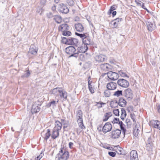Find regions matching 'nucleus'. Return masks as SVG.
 <instances>
[{
	"label": "nucleus",
	"instance_id": "obj_1",
	"mask_svg": "<svg viewBox=\"0 0 160 160\" xmlns=\"http://www.w3.org/2000/svg\"><path fill=\"white\" fill-rule=\"evenodd\" d=\"M51 94H53L57 96H59L60 97L64 100H67V93L66 91L60 88H56L53 89L50 91Z\"/></svg>",
	"mask_w": 160,
	"mask_h": 160
},
{
	"label": "nucleus",
	"instance_id": "obj_2",
	"mask_svg": "<svg viewBox=\"0 0 160 160\" xmlns=\"http://www.w3.org/2000/svg\"><path fill=\"white\" fill-rule=\"evenodd\" d=\"M69 155L68 151L66 148L61 147L58 154L56 156V160H67Z\"/></svg>",
	"mask_w": 160,
	"mask_h": 160
},
{
	"label": "nucleus",
	"instance_id": "obj_3",
	"mask_svg": "<svg viewBox=\"0 0 160 160\" xmlns=\"http://www.w3.org/2000/svg\"><path fill=\"white\" fill-rule=\"evenodd\" d=\"M65 51L66 53L70 55V57H77L78 56V53L76 52V50L75 48L72 46H70L66 48Z\"/></svg>",
	"mask_w": 160,
	"mask_h": 160
},
{
	"label": "nucleus",
	"instance_id": "obj_4",
	"mask_svg": "<svg viewBox=\"0 0 160 160\" xmlns=\"http://www.w3.org/2000/svg\"><path fill=\"white\" fill-rule=\"evenodd\" d=\"M123 95L128 100H131L133 97L132 92L129 88L126 89L124 91Z\"/></svg>",
	"mask_w": 160,
	"mask_h": 160
},
{
	"label": "nucleus",
	"instance_id": "obj_5",
	"mask_svg": "<svg viewBox=\"0 0 160 160\" xmlns=\"http://www.w3.org/2000/svg\"><path fill=\"white\" fill-rule=\"evenodd\" d=\"M117 83L120 86L123 88H127L129 85V82L124 79H119L117 81Z\"/></svg>",
	"mask_w": 160,
	"mask_h": 160
},
{
	"label": "nucleus",
	"instance_id": "obj_6",
	"mask_svg": "<svg viewBox=\"0 0 160 160\" xmlns=\"http://www.w3.org/2000/svg\"><path fill=\"white\" fill-rule=\"evenodd\" d=\"M112 128V125L109 122L106 123L102 128V131L104 133H106L111 131Z\"/></svg>",
	"mask_w": 160,
	"mask_h": 160
},
{
	"label": "nucleus",
	"instance_id": "obj_7",
	"mask_svg": "<svg viewBox=\"0 0 160 160\" xmlns=\"http://www.w3.org/2000/svg\"><path fill=\"white\" fill-rule=\"evenodd\" d=\"M39 103L38 101L36 102L32 105L31 109L32 113H36L39 111L40 108Z\"/></svg>",
	"mask_w": 160,
	"mask_h": 160
},
{
	"label": "nucleus",
	"instance_id": "obj_8",
	"mask_svg": "<svg viewBox=\"0 0 160 160\" xmlns=\"http://www.w3.org/2000/svg\"><path fill=\"white\" fill-rule=\"evenodd\" d=\"M88 49L87 46L85 45H82L78 47L77 49V53L78 55L79 53H85Z\"/></svg>",
	"mask_w": 160,
	"mask_h": 160
},
{
	"label": "nucleus",
	"instance_id": "obj_9",
	"mask_svg": "<svg viewBox=\"0 0 160 160\" xmlns=\"http://www.w3.org/2000/svg\"><path fill=\"white\" fill-rule=\"evenodd\" d=\"M108 77L113 80H117L119 78L118 74L115 72H110L107 73Z\"/></svg>",
	"mask_w": 160,
	"mask_h": 160
},
{
	"label": "nucleus",
	"instance_id": "obj_10",
	"mask_svg": "<svg viewBox=\"0 0 160 160\" xmlns=\"http://www.w3.org/2000/svg\"><path fill=\"white\" fill-rule=\"evenodd\" d=\"M41 135L44 140H47L51 135L50 130L48 129L43 131L41 133Z\"/></svg>",
	"mask_w": 160,
	"mask_h": 160
},
{
	"label": "nucleus",
	"instance_id": "obj_11",
	"mask_svg": "<svg viewBox=\"0 0 160 160\" xmlns=\"http://www.w3.org/2000/svg\"><path fill=\"white\" fill-rule=\"evenodd\" d=\"M148 30L151 32L155 29L156 27L154 23L149 20L146 22Z\"/></svg>",
	"mask_w": 160,
	"mask_h": 160
},
{
	"label": "nucleus",
	"instance_id": "obj_12",
	"mask_svg": "<svg viewBox=\"0 0 160 160\" xmlns=\"http://www.w3.org/2000/svg\"><path fill=\"white\" fill-rule=\"evenodd\" d=\"M96 61L99 62H101L105 61L107 59V57L103 54H100L96 56L95 57Z\"/></svg>",
	"mask_w": 160,
	"mask_h": 160
},
{
	"label": "nucleus",
	"instance_id": "obj_13",
	"mask_svg": "<svg viewBox=\"0 0 160 160\" xmlns=\"http://www.w3.org/2000/svg\"><path fill=\"white\" fill-rule=\"evenodd\" d=\"M121 133V131L120 130L117 129L112 132L111 135V137L114 139L118 138Z\"/></svg>",
	"mask_w": 160,
	"mask_h": 160
},
{
	"label": "nucleus",
	"instance_id": "obj_14",
	"mask_svg": "<svg viewBox=\"0 0 160 160\" xmlns=\"http://www.w3.org/2000/svg\"><path fill=\"white\" fill-rule=\"evenodd\" d=\"M68 41V44L69 45L78 46L79 44L78 39L75 38H69Z\"/></svg>",
	"mask_w": 160,
	"mask_h": 160
},
{
	"label": "nucleus",
	"instance_id": "obj_15",
	"mask_svg": "<svg viewBox=\"0 0 160 160\" xmlns=\"http://www.w3.org/2000/svg\"><path fill=\"white\" fill-rule=\"evenodd\" d=\"M130 160H138L137 152L136 150H132L130 153Z\"/></svg>",
	"mask_w": 160,
	"mask_h": 160
},
{
	"label": "nucleus",
	"instance_id": "obj_16",
	"mask_svg": "<svg viewBox=\"0 0 160 160\" xmlns=\"http://www.w3.org/2000/svg\"><path fill=\"white\" fill-rule=\"evenodd\" d=\"M59 8L60 11L62 13H67L69 12V9L63 3L59 5Z\"/></svg>",
	"mask_w": 160,
	"mask_h": 160
},
{
	"label": "nucleus",
	"instance_id": "obj_17",
	"mask_svg": "<svg viewBox=\"0 0 160 160\" xmlns=\"http://www.w3.org/2000/svg\"><path fill=\"white\" fill-rule=\"evenodd\" d=\"M88 87L89 90L91 93H93L95 92V84L92 82V81L89 80L88 81Z\"/></svg>",
	"mask_w": 160,
	"mask_h": 160
},
{
	"label": "nucleus",
	"instance_id": "obj_18",
	"mask_svg": "<svg viewBox=\"0 0 160 160\" xmlns=\"http://www.w3.org/2000/svg\"><path fill=\"white\" fill-rule=\"evenodd\" d=\"M117 84L114 82H110L108 83L107 85V88L110 90H113L117 88Z\"/></svg>",
	"mask_w": 160,
	"mask_h": 160
},
{
	"label": "nucleus",
	"instance_id": "obj_19",
	"mask_svg": "<svg viewBox=\"0 0 160 160\" xmlns=\"http://www.w3.org/2000/svg\"><path fill=\"white\" fill-rule=\"evenodd\" d=\"M152 126L155 128L160 130V121L157 120H153L150 122Z\"/></svg>",
	"mask_w": 160,
	"mask_h": 160
},
{
	"label": "nucleus",
	"instance_id": "obj_20",
	"mask_svg": "<svg viewBox=\"0 0 160 160\" xmlns=\"http://www.w3.org/2000/svg\"><path fill=\"white\" fill-rule=\"evenodd\" d=\"M76 117L77 122L83 121L82 113L81 110H79L77 111Z\"/></svg>",
	"mask_w": 160,
	"mask_h": 160
},
{
	"label": "nucleus",
	"instance_id": "obj_21",
	"mask_svg": "<svg viewBox=\"0 0 160 160\" xmlns=\"http://www.w3.org/2000/svg\"><path fill=\"white\" fill-rule=\"evenodd\" d=\"M58 29L59 31L63 32L66 31H68L69 27L67 24H62L59 26Z\"/></svg>",
	"mask_w": 160,
	"mask_h": 160
},
{
	"label": "nucleus",
	"instance_id": "obj_22",
	"mask_svg": "<svg viewBox=\"0 0 160 160\" xmlns=\"http://www.w3.org/2000/svg\"><path fill=\"white\" fill-rule=\"evenodd\" d=\"M38 50V48L34 45H32L29 48V53L32 54H36Z\"/></svg>",
	"mask_w": 160,
	"mask_h": 160
},
{
	"label": "nucleus",
	"instance_id": "obj_23",
	"mask_svg": "<svg viewBox=\"0 0 160 160\" xmlns=\"http://www.w3.org/2000/svg\"><path fill=\"white\" fill-rule=\"evenodd\" d=\"M75 27L76 30L79 32H82L84 30L83 26L80 23H78L75 24Z\"/></svg>",
	"mask_w": 160,
	"mask_h": 160
},
{
	"label": "nucleus",
	"instance_id": "obj_24",
	"mask_svg": "<svg viewBox=\"0 0 160 160\" xmlns=\"http://www.w3.org/2000/svg\"><path fill=\"white\" fill-rule=\"evenodd\" d=\"M82 42L84 44L83 45H89L91 44V39L89 36H86L82 40Z\"/></svg>",
	"mask_w": 160,
	"mask_h": 160
},
{
	"label": "nucleus",
	"instance_id": "obj_25",
	"mask_svg": "<svg viewBox=\"0 0 160 160\" xmlns=\"http://www.w3.org/2000/svg\"><path fill=\"white\" fill-rule=\"evenodd\" d=\"M62 127V124L61 122L58 121H57L55 123V127L54 128L55 130L60 131Z\"/></svg>",
	"mask_w": 160,
	"mask_h": 160
},
{
	"label": "nucleus",
	"instance_id": "obj_26",
	"mask_svg": "<svg viewBox=\"0 0 160 160\" xmlns=\"http://www.w3.org/2000/svg\"><path fill=\"white\" fill-rule=\"evenodd\" d=\"M127 102L123 98H120L119 100L118 104L122 107H124L126 105Z\"/></svg>",
	"mask_w": 160,
	"mask_h": 160
},
{
	"label": "nucleus",
	"instance_id": "obj_27",
	"mask_svg": "<svg viewBox=\"0 0 160 160\" xmlns=\"http://www.w3.org/2000/svg\"><path fill=\"white\" fill-rule=\"evenodd\" d=\"M59 131L55 130V129L53 128L51 135L52 138L54 139L57 138L59 136Z\"/></svg>",
	"mask_w": 160,
	"mask_h": 160
},
{
	"label": "nucleus",
	"instance_id": "obj_28",
	"mask_svg": "<svg viewBox=\"0 0 160 160\" xmlns=\"http://www.w3.org/2000/svg\"><path fill=\"white\" fill-rule=\"evenodd\" d=\"M109 64L106 63L101 64L100 65L101 69L103 71H107L109 69Z\"/></svg>",
	"mask_w": 160,
	"mask_h": 160
},
{
	"label": "nucleus",
	"instance_id": "obj_29",
	"mask_svg": "<svg viewBox=\"0 0 160 160\" xmlns=\"http://www.w3.org/2000/svg\"><path fill=\"white\" fill-rule=\"evenodd\" d=\"M112 115V114L111 112L106 113L104 115L103 121L104 122L107 121Z\"/></svg>",
	"mask_w": 160,
	"mask_h": 160
},
{
	"label": "nucleus",
	"instance_id": "obj_30",
	"mask_svg": "<svg viewBox=\"0 0 160 160\" xmlns=\"http://www.w3.org/2000/svg\"><path fill=\"white\" fill-rule=\"evenodd\" d=\"M53 18L54 20L58 23H61L62 21V18L61 17L58 15L55 16Z\"/></svg>",
	"mask_w": 160,
	"mask_h": 160
},
{
	"label": "nucleus",
	"instance_id": "obj_31",
	"mask_svg": "<svg viewBox=\"0 0 160 160\" xmlns=\"http://www.w3.org/2000/svg\"><path fill=\"white\" fill-rule=\"evenodd\" d=\"M121 118L123 120L126 117L127 113L126 111L124 108H122L121 109Z\"/></svg>",
	"mask_w": 160,
	"mask_h": 160
},
{
	"label": "nucleus",
	"instance_id": "obj_32",
	"mask_svg": "<svg viewBox=\"0 0 160 160\" xmlns=\"http://www.w3.org/2000/svg\"><path fill=\"white\" fill-rule=\"evenodd\" d=\"M113 95L117 97H119L122 95V91L118 90L114 92Z\"/></svg>",
	"mask_w": 160,
	"mask_h": 160
},
{
	"label": "nucleus",
	"instance_id": "obj_33",
	"mask_svg": "<svg viewBox=\"0 0 160 160\" xmlns=\"http://www.w3.org/2000/svg\"><path fill=\"white\" fill-rule=\"evenodd\" d=\"M114 148H117L116 152L119 154H122L123 149L118 146H115Z\"/></svg>",
	"mask_w": 160,
	"mask_h": 160
},
{
	"label": "nucleus",
	"instance_id": "obj_34",
	"mask_svg": "<svg viewBox=\"0 0 160 160\" xmlns=\"http://www.w3.org/2000/svg\"><path fill=\"white\" fill-rule=\"evenodd\" d=\"M119 124L120 127L122 131L125 134L126 130L125 128V125L123 124L122 122H119Z\"/></svg>",
	"mask_w": 160,
	"mask_h": 160
},
{
	"label": "nucleus",
	"instance_id": "obj_35",
	"mask_svg": "<svg viewBox=\"0 0 160 160\" xmlns=\"http://www.w3.org/2000/svg\"><path fill=\"white\" fill-rule=\"evenodd\" d=\"M140 128V126L139 125L136 124V126L134 128V133L135 135H138V132H139V128Z\"/></svg>",
	"mask_w": 160,
	"mask_h": 160
},
{
	"label": "nucleus",
	"instance_id": "obj_36",
	"mask_svg": "<svg viewBox=\"0 0 160 160\" xmlns=\"http://www.w3.org/2000/svg\"><path fill=\"white\" fill-rule=\"evenodd\" d=\"M110 90L108 89L104 91V94L106 97H108L110 96L111 94V93L110 91Z\"/></svg>",
	"mask_w": 160,
	"mask_h": 160
},
{
	"label": "nucleus",
	"instance_id": "obj_37",
	"mask_svg": "<svg viewBox=\"0 0 160 160\" xmlns=\"http://www.w3.org/2000/svg\"><path fill=\"white\" fill-rule=\"evenodd\" d=\"M117 6L116 5H113L110 7V9L108 12V15H110L112 13L113 10L116 9Z\"/></svg>",
	"mask_w": 160,
	"mask_h": 160
},
{
	"label": "nucleus",
	"instance_id": "obj_38",
	"mask_svg": "<svg viewBox=\"0 0 160 160\" xmlns=\"http://www.w3.org/2000/svg\"><path fill=\"white\" fill-rule=\"evenodd\" d=\"M110 24L111 25L113 28H116L118 25V23L114 20H112L110 22Z\"/></svg>",
	"mask_w": 160,
	"mask_h": 160
},
{
	"label": "nucleus",
	"instance_id": "obj_39",
	"mask_svg": "<svg viewBox=\"0 0 160 160\" xmlns=\"http://www.w3.org/2000/svg\"><path fill=\"white\" fill-rule=\"evenodd\" d=\"M75 35L78 36L80 37L82 39V40L85 37H86V34L85 33H79L77 32H75Z\"/></svg>",
	"mask_w": 160,
	"mask_h": 160
},
{
	"label": "nucleus",
	"instance_id": "obj_40",
	"mask_svg": "<svg viewBox=\"0 0 160 160\" xmlns=\"http://www.w3.org/2000/svg\"><path fill=\"white\" fill-rule=\"evenodd\" d=\"M56 102L54 100H52L50 102L48 103V106L49 107H53L54 106H56Z\"/></svg>",
	"mask_w": 160,
	"mask_h": 160
},
{
	"label": "nucleus",
	"instance_id": "obj_41",
	"mask_svg": "<svg viewBox=\"0 0 160 160\" xmlns=\"http://www.w3.org/2000/svg\"><path fill=\"white\" fill-rule=\"evenodd\" d=\"M119 74H120V75L121 76H122V77H128V78H129V77H128L127 76V75L126 73L125 72H123L122 71H119Z\"/></svg>",
	"mask_w": 160,
	"mask_h": 160
},
{
	"label": "nucleus",
	"instance_id": "obj_42",
	"mask_svg": "<svg viewBox=\"0 0 160 160\" xmlns=\"http://www.w3.org/2000/svg\"><path fill=\"white\" fill-rule=\"evenodd\" d=\"M62 34L64 36H70L71 35V32L68 31H66L65 32H62Z\"/></svg>",
	"mask_w": 160,
	"mask_h": 160
},
{
	"label": "nucleus",
	"instance_id": "obj_43",
	"mask_svg": "<svg viewBox=\"0 0 160 160\" xmlns=\"http://www.w3.org/2000/svg\"><path fill=\"white\" fill-rule=\"evenodd\" d=\"M78 122V126L81 129L83 130L85 128V127L83 125V121Z\"/></svg>",
	"mask_w": 160,
	"mask_h": 160
},
{
	"label": "nucleus",
	"instance_id": "obj_44",
	"mask_svg": "<svg viewBox=\"0 0 160 160\" xmlns=\"http://www.w3.org/2000/svg\"><path fill=\"white\" fill-rule=\"evenodd\" d=\"M113 112L114 114L116 116H119V111L118 109H114L113 110Z\"/></svg>",
	"mask_w": 160,
	"mask_h": 160
},
{
	"label": "nucleus",
	"instance_id": "obj_45",
	"mask_svg": "<svg viewBox=\"0 0 160 160\" xmlns=\"http://www.w3.org/2000/svg\"><path fill=\"white\" fill-rule=\"evenodd\" d=\"M62 42L63 43L65 44H68V38H66L65 37H62Z\"/></svg>",
	"mask_w": 160,
	"mask_h": 160
},
{
	"label": "nucleus",
	"instance_id": "obj_46",
	"mask_svg": "<svg viewBox=\"0 0 160 160\" xmlns=\"http://www.w3.org/2000/svg\"><path fill=\"white\" fill-rule=\"evenodd\" d=\"M30 75V73L28 70L27 71L26 73L24 74L22 76V77H28Z\"/></svg>",
	"mask_w": 160,
	"mask_h": 160
},
{
	"label": "nucleus",
	"instance_id": "obj_47",
	"mask_svg": "<svg viewBox=\"0 0 160 160\" xmlns=\"http://www.w3.org/2000/svg\"><path fill=\"white\" fill-rule=\"evenodd\" d=\"M122 18H118L114 19L115 21L118 23V25L120 24V22L122 21Z\"/></svg>",
	"mask_w": 160,
	"mask_h": 160
},
{
	"label": "nucleus",
	"instance_id": "obj_48",
	"mask_svg": "<svg viewBox=\"0 0 160 160\" xmlns=\"http://www.w3.org/2000/svg\"><path fill=\"white\" fill-rule=\"evenodd\" d=\"M119 118H115L112 121L113 123H118L119 124Z\"/></svg>",
	"mask_w": 160,
	"mask_h": 160
},
{
	"label": "nucleus",
	"instance_id": "obj_49",
	"mask_svg": "<svg viewBox=\"0 0 160 160\" xmlns=\"http://www.w3.org/2000/svg\"><path fill=\"white\" fill-rule=\"evenodd\" d=\"M108 154L111 156L112 157H114L116 155V153L114 152H108Z\"/></svg>",
	"mask_w": 160,
	"mask_h": 160
},
{
	"label": "nucleus",
	"instance_id": "obj_50",
	"mask_svg": "<svg viewBox=\"0 0 160 160\" xmlns=\"http://www.w3.org/2000/svg\"><path fill=\"white\" fill-rule=\"evenodd\" d=\"M67 2L70 6L73 5L74 3V2L72 0H68Z\"/></svg>",
	"mask_w": 160,
	"mask_h": 160
},
{
	"label": "nucleus",
	"instance_id": "obj_51",
	"mask_svg": "<svg viewBox=\"0 0 160 160\" xmlns=\"http://www.w3.org/2000/svg\"><path fill=\"white\" fill-rule=\"evenodd\" d=\"M69 147L71 149H72L73 148L74 144L72 142H70L68 144Z\"/></svg>",
	"mask_w": 160,
	"mask_h": 160
},
{
	"label": "nucleus",
	"instance_id": "obj_52",
	"mask_svg": "<svg viewBox=\"0 0 160 160\" xmlns=\"http://www.w3.org/2000/svg\"><path fill=\"white\" fill-rule=\"evenodd\" d=\"M46 2V0H41L40 3L42 6H44Z\"/></svg>",
	"mask_w": 160,
	"mask_h": 160
},
{
	"label": "nucleus",
	"instance_id": "obj_53",
	"mask_svg": "<svg viewBox=\"0 0 160 160\" xmlns=\"http://www.w3.org/2000/svg\"><path fill=\"white\" fill-rule=\"evenodd\" d=\"M135 2L137 4L140 5H141L142 3V2L139 0H135Z\"/></svg>",
	"mask_w": 160,
	"mask_h": 160
},
{
	"label": "nucleus",
	"instance_id": "obj_54",
	"mask_svg": "<svg viewBox=\"0 0 160 160\" xmlns=\"http://www.w3.org/2000/svg\"><path fill=\"white\" fill-rule=\"evenodd\" d=\"M47 17L49 18H52L53 17V15L51 12H49L47 14Z\"/></svg>",
	"mask_w": 160,
	"mask_h": 160
},
{
	"label": "nucleus",
	"instance_id": "obj_55",
	"mask_svg": "<svg viewBox=\"0 0 160 160\" xmlns=\"http://www.w3.org/2000/svg\"><path fill=\"white\" fill-rule=\"evenodd\" d=\"M114 103H115L116 104H118V102L116 100L112 101V102H111V103L110 104L111 107H112V108L113 107V106L112 105V103L114 104Z\"/></svg>",
	"mask_w": 160,
	"mask_h": 160
},
{
	"label": "nucleus",
	"instance_id": "obj_56",
	"mask_svg": "<svg viewBox=\"0 0 160 160\" xmlns=\"http://www.w3.org/2000/svg\"><path fill=\"white\" fill-rule=\"evenodd\" d=\"M142 8H143L144 9L147 10V11L148 12V10L145 7V6L144 5V3H142L141 5Z\"/></svg>",
	"mask_w": 160,
	"mask_h": 160
},
{
	"label": "nucleus",
	"instance_id": "obj_57",
	"mask_svg": "<svg viewBox=\"0 0 160 160\" xmlns=\"http://www.w3.org/2000/svg\"><path fill=\"white\" fill-rule=\"evenodd\" d=\"M52 10L53 11H56V6L53 5L52 7Z\"/></svg>",
	"mask_w": 160,
	"mask_h": 160
},
{
	"label": "nucleus",
	"instance_id": "obj_58",
	"mask_svg": "<svg viewBox=\"0 0 160 160\" xmlns=\"http://www.w3.org/2000/svg\"><path fill=\"white\" fill-rule=\"evenodd\" d=\"M82 131V130L80 129H77V132L78 134H79L80 132Z\"/></svg>",
	"mask_w": 160,
	"mask_h": 160
},
{
	"label": "nucleus",
	"instance_id": "obj_59",
	"mask_svg": "<svg viewBox=\"0 0 160 160\" xmlns=\"http://www.w3.org/2000/svg\"><path fill=\"white\" fill-rule=\"evenodd\" d=\"M126 122L128 124H130V120L128 119H127L126 120Z\"/></svg>",
	"mask_w": 160,
	"mask_h": 160
},
{
	"label": "nucleus",
	"instance_id": "obj_60",
	"mask_svg": "<svg viewBox=\"0 0 160 160\" xmlns=\"http://www.w3.org/2000/svg\"><path fill=\"white\" fill-rule=\"evenodd\" d=\"M105 104V103H103V102H97V105H98V104H100V105H104Z\"/></svg>",
	"mask_w": 160,
	"mask_h": 160
},
{
	"label": "nucleus",
	"instance_id": "obj_61",
	"mask_svg": "<svg viewBox=\"0 0 160 160\" xmlns=\"http://www.w3.org/2000/svg\"><path fill=\"white\" fill-rule=\"evenodd\" d=\"M117 12L116 11H113L112 12L113 17L116 14Z\"/></svg>",
	"mask_w": 160,
	"mask_h": 160
},
{
	"label": "nucleus",
	"instance_id": "obj_62",
	"mask_svg": "<svg viewBox=\"0 0 160 160\" xmlns=\"http://www.w3.org/2000/svg\"><path fill=\"white\" fill-rule=\"evenodd\" d=\"M131 117L132 119L133 120V121L134 122H136V121L135 120V119H134V117L132 115H131Z\"/></svg>",
	"mask_w": 160,
	"mask_h": 160
},
{
	"label": "nucleus",
	"instance_id": "obj_63",
	"mask_svg": "<svg viewBox=\"0 0 160 160\" xmlns=\"http://www.w3.org/2000/svg\"><path fill=\"white\" fill-rule=\"evenodd\" d=\"M41 9L42 8H37V12H39Z\"/></svg>",
	"mask_w": 160,
	"mask_h": 160
},
{
	"label": "nucleus",
	"instance_id": "obj_64",
	"mask_svg": "<svg viewBox=\"0 0 160 160\" xmlns=\"http://www.w3.org/2000/svg\"><path fill=\"white\" fill-rule=\"evenodd\" d=\"M158 112L160 113V105L158 106Z\"/></svg>",
	"mask_w": 160,
	"mask_h": 160
}]
</instances>
